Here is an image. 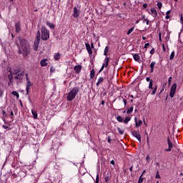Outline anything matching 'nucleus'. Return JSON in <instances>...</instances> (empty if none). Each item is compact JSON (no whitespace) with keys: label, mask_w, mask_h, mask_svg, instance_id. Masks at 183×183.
<instances>
[{"label":"nucleus","mask_w":183,"mask_h":183,"mask_svg":"<svg viewBox=\"0 0 183 183\" xmlns=\"http://www.w3.org/2000/svg\"><path fill=\"white\" fill-rule=\"evenodd\" d=\"M2 95H4V90L0 88V98L2 97Z\"/></svg>","instance_id":"79ce46f5"},{"label":"nucleus","mask_w":183,"mask_h":183,"mask_svg":"<svg viewBox=\"0 0 183 183\" xmlns=\"http://www.w3.org/2000/svg\"><path fill=\"white\" fill-rule=\"evenodd\" d=\"M132 111H134V107H132L127 109V114H131V112H132Z\"/></svg>","instance_id":"72a5a7b5"},{"label":"nucleus","mask_w":183,"mask_h":183,"mask_svg":"<svg viewBox=\"0 0 183 183\" xmlns=\"http://www.w3.org/2000/svg\"><path fill=\"white\" fill-rule=\"evenodd\" d=\"M146 81H147V82H151V78L147 77V78H146Z\"/></svg>","instance_id":"864d4df0"},{"label":"nucleus","mask_w":183,"mask_h":183,"mask_svg":"<svg viewBox=\"0 0 183 183\" xmlns=\"http://www.w3.org/2000/svg\"><path fill=\"white\" fill-rule=\"evenodd\" d=\"M156 178L157 179H161V176H159V171L157 172Z\"/></svg>","instance_id":"4c0bfd02"},{"label":"nucleus","mask_w":183,"mask_h":183,"mask_svg":"<svg viewBox=\"0 0 183 183\" xmlns=\"http://www.w3.org/2000/svg\"><path fill=\"white\" fill-rule=\"evenodd\" d=\"M108 142L109 144H111V142H112V139H111V137H108Z\"/></svg>","instance_id":"49530a36"},{"label":"nucleus","mask_w":183,"mask_h":183,"mask_svg":"<svg viewBox=\"0 0 183 183\" xmlns=\"http://www.w3.org/2000/svg\"><path fill=\"white\" fill-rule=\"evenodd\" d=\"M26 82L29 81V76H28V74H26Z\"/></svg>","instance_id":"de8ad7c7"},{"label":"nucleus","mask_w":183,"mask_h":183,"mask_svg":"<svg viewBox=\"0 0 183 183\" xmlns=\"http://www.w3.org/2000/svg\"><path fill=\"white\" fill-rule=\"evenodd\" d=\"M46 25H47V26H49V28H51V29L55 28V25H54V24L47 22V23H46Z\"/></svg>","instance_id":"7c9ffc66"},{"label":"nucleus","mask_w":183,"mask_h":183,"mask_svg":"<svg viewBox=\"0 0 183 183\" xmlns=\"http://www.w3.org/2000/svg\"><path fill=\"white\" fill-rule=\"evenodd\" d=\"M8 78H9V82H12L13 81V79H12V72L10 71V74L8 75Z\"/></svg>","instance_id":"c756f323"},{"label":"nucleus","mask_w":183,"mask_h":183,"mask_svg":"<svg viewBox=\"0 0 183 183\" xmlns=\"http://www.w3.org/2000/svg\"><path fill=\"white\" fill-rule=\"evenodd\" d=\"M12 74H13V75H16V74H19V69H16V67H15V68L13 69Z\"/></svg>","instance_id":"4be33fe9"},{"label":"nucleus","mask_w":183,"mask_h":183,"mask_svg":"<svg viewBox=\"0 0 183 183\" xmlns=\"http://www.w3.org/2000/svg\"><path fill=\"white\" fill-rule=\"evenodd\" d=\"M148 46H149V43H147V44H144V48H145V49H147Z\"/></svg>","instance_id":"603ef678"},{"label":"nucleus","mask_w":183,"mask_h":183,"mask_svg":"<svg viewBox=\"0 0 183 183\" xmlns=\"http://www.w3.org/2000/svg\"><path fill=\"white\" fill-rule=\"evenodd\" d=\"M151 12L154 18H157V16H158V12H157V10L155 9H151Z\"/></svg>","instance_id":"2eb2a0df"},{"label":"nucleus","mask_w":183,"mask_h":183,"mask_svg":"<svg viewBox=\"0 0 183 183\" xmlns=\"http://www.w3.org/2000/svg\"><path fill=\"white\" fill-rule=\"evenodd\" d=\"M164 89H165V88H164V87H162V89L160 90V92H159V94H162V92H164Z\"/></svg>","instance_id":"5fc2aeb1"},{"label":"nucleus","mask_w":183,"mask_h":183,"mask_svg":"<svg viewBox=\"0 0 183 183\" xmlns=\"http://www.w3.org/2000/svg\"><path fill=\"white\" fill-rule=\"evenodd\" d=\"M175 56V51H172L169 56V59L170 61H172V59H174V57Z\"/></svg>","instance_id":"cd10ccee"},{"label":"nucleus","mask_w":183,"mask_h":183,"mask_svg":"<svg viewBox=\"0 0 183 183\" xmlns=\"http://www.w3.org/2000/svg\"><path fill=\"white\" fill-rule=\"evenodd\" d=\"M15 28H16V34H19V32H21V23L20 22H17L15 24Z\"/></svg>","instance_id":"f8f14e48"},{"label":"nucleus","mask_w":183,"mask_h":183,"mask_svg":"<svg viewBox=\"0 0 183 183\" xmlns=\"http://www.w3.org/2000/svg\"><path fill=\"white\" fill-rule=\"evenodd\" d=\"M11 94L14 95V97H16L17 99H19V93H18V92H12Z\"/></svg>","instance_id":"a878e982"},{"label":"nucleus","mask_w":183,"mask_h":183,"mask_svg":"<svg viewBox=\"0 0 183 183\" xmlns=\"http://www.w3.org/2000/svg\"><path fill=\"white\" fill-rule=\"evenodd\" d=\"M151 159V157H149V154H148L147 157H146V161L147 162H149V160Z\"/></svg>","instance_id":"ea45409f"},{"label":"nucleus","mask_w":183,"mask_h":183,"mask_svg":"<svg viewBox=\"0 0 183 183\" xmlns=\"http://www.w3.org/2000/svg\"><path fill=\"white\" fill-rule=\"evenodd\" d=\"M117 130L119 132V134H120V135H122L124 134V130H122L121 128H117Z\"/></svg>","instance_id":"e433bc0d"},{"label":"nucleus","mask_w":183,"mask_h":183,"mask_svg":"<svg viewBox=\"0 0 183 183\" xmlns=\"http://www.w3.org/2000/svg\"><path fill=\"white\" fill-rule=\"evenodd\" d=\"M4 129H7V131H11V128L5 124L2 125Z\"/></svg>","instance_id":"473e14b6"},{"label":"nucleus","mask_w":183,"mask_h":183,"mask_svg":"<svg viewBox=\"0 0 183 183\" xmlns=\"http://www.w3.org/2000/svg\"><path fill=\"white\" fill-rule=\"evenodd\" d=\"M105 68V64H103L101 69H100V71H104V69Z\"/></svg>","instance_id":"c03bdc74"},{"label":"nucleus","mask_w":183,"mask_h":183,"mask_svg":"<svg viewBox=\"0 0 183 183\" xmlns=\"http://www.w3.org/2000/svg\"><path fill=\"white\" fill-rule=\"evenodd\" d=\"M103 64H104L105 68H108V65H109V57H106L104 59V62Z\"/></svg>","instance_id":"a211bd4d"},{"label":"nucleus","mask_w":183,"mask_h":183,"mask_svg":"<svg viewBox=\"0 0 183 183\" xmlns=\"http://www.w3.org/2000/svg\"><path fill=\"white\" fill-rule=\"evenodd\" d=\"M175 92H177V84H174L170 89L169 97L170 98H174V96L175 95Z\"/></svg>","instance_id":"423d86ee"},{"label":"nucleus","mask_w":183,"mask_h":183,"mask_svg":"<svg viewBox=\"0 0 183 183\" xmlns=\"http://www.w3.org/2000/svg\"><path fill=\"white\" fill-rule=\"evenodd\" d=\"M180 22H181V24H183V16H182V14H181Z\"/></svg>","instance_id":"3c124183"},{"label":"nucleus","mask_w":183,"mask_h":183,"mask_svg":"<svg viewBox=\"0 0 183 183\" xmlns=\"http://www.w3.org/2000/svg\"><path fill=\"white\" fill-rule=\"evenodd\" d=\"M133 58H134V61H137V62L140 59L139 55L137 54L133 56Z\"/></svg>","instance_id":"393cba45"},{"label":"nucleus","mask_w":183,"mask_h":183,"mask_svg":"<svg viewBox=\"0 0 183 183\" xmlns=\"http://www.w3.org/2000/svg\"><path fill=\"white\" fill-rule=\"evenodd\" d=\"M102 105H105V101H102Z\"/></svg>","instance_id":"69168bd1"},{"label":"nucleus","mask_w":183,"mask_h":183,"mask_svg":"<svg viewBox=\"0 0 183 183\" xmlns=\"http://www.w3.org/2000/svg\"><path fill=\"white\" fill-rule=\"evenodd\" d=\"M19 44L17 46L19 48L18 54L24 56H28L31 52V47L29 46V42L22 37H19Z\"/></svg>","instance_id":"f257e3e1"},{"label":"nucleus","mask_w":183,"mask_h":183,"mask_svg":"<svg viewBox=\"0 0 183 183\" xmlns=\"http://www.w3.org/2000/svg\"><path fill=\"white\" fill-rule=\"evenodd\" d=\"M132 134L133 135V137L137 138V139H138L139 142H141V134H139V132L133 131L132 132Z\"/></svg>","instance_id":"6e6552de"},{"label":"nucleus","mask_w":183,"mask_h":183,"mask_svg":"<svg viewBox=\"0 0 183 183\" xmlns=\"http://www.w3.org/2000/svg\"><path fill=\"white\" fill-rule=\"evenodd\" d=\"M159 39L160 41H162V39L161 38V33H159Z\"/></svg>","instance_id":"680f3d73"},{"label":"nucleus","mask_w":183,"mask_h":183,"mask_svg":"<svg viewBox=\"0 0 183 183\" xmlns=\"http://www.w3.org/2000/svg\"><path fill=\"white\" fill-rule=\"evenodd\" d=\"M101 82H104V78L99 77V79L97 81V86H99Z\"/></svg>","instance_id":"5701e85b"},{"label":"nucleus","mask_w":183,"mask_h":183,"mask_svg":"<svg viewBox=\"0 0 183 183\" xmlns=\"http://www.w3.org/2000/svg\"><path fill=\"white\" fill-rule=\"evenodd\" d=\"M91 46H92V48H94V43L91 44Z\"/></svg>","instance_id":"774afa93"},{"label":"nucleus","mask_w":183,"mask_h":183,"mask_svg":"<svg viewBox=\"0 0 183 183\" xmlns=\"http://www.w3.org/2000/svg\"><path fill=\"white\" fill-rule=\"evenodd\" d=\"M134 27H132L130 29L127 31V35H130L134 31Z\"/></svg>","instance_id":"2f4dec72"},{"label":"nucleus","mask_w":183,"mask_h":183,"mask_svg":"<svg viewBox=\"0 0 183 183\" xmlns=\"http://www.w3.org/2000/svg\"><path fill=\"white\" fill-rule=\"evenodd\" d=\"M40 41H41V31H39V30L37 31V36H36V40L34 41V51H38V46L39 45Z\"/></svg>","instance_id":"20e7f679"},{"label":"nucleus","mask_w":183,"mask_h":183,"mask_svg":"<svg viewBox=\"0 0 183 183\" xmlns=\"http://www.w3.org/2000/svg\"><path fill=\"white\" fill-rule=\"evenodd\" d=\"M80 11L76 6L74 7V14L73 16L74 18H78L79 16Z\"/></svg>","instance_id":"9d476101"},{"label":"nucleus","mask_w":183,"mask_h":183,"mask_svg":"<svg viewBox=\"0 0 183 183\" xmlns=\"http://www.w3.org/2000/svg\"><path fill=\"white\" fill-rule=\"evenodd\" d=\"M105 181H106V182H108V181H109V177H107L105 178Z\"/></svg>","instance_id":"bf43d9fd"},{"label":"nucleus","mask_w":183,"mask_h":183,"mask_svg":"<svg viewBox=\"0 0 183 183\" xmlns=\"http://www.w3.org/2000/svg\"><path fill=\"white\" fill-rule=\"evenodd\" d=\"M136 127H141L142 125V120H137V117L134 119Z\"/></svg>","instance_id":"f3484780"},{"label":"nucleus","mask_w":183,"mask_h":183,"mask_svg":"<svg viewBox=\"0 0 183 183\" xmlns=\"http://www.w3.org/2000/svg\"><path fill=\"white\" fill-rule=\"evenodd\" d=\"M31 114L34 119H38V113L35 110H31Z\"/></svg>","instance_id":"6ab92c4d"},{"label":"nucleus","mask_w":183,"mask_h":183,"mask_svg":"<svg viewBox=\"0 0 183 183\" xmlns=\"http://www.w3.org/2000/svg\"><path fill=\"white\" fill-rule=\"evenodd\" d=\"M32 82L31 81H26V95L29 94V90L31 89V86H32Z\"/></svg>","instance_id":"1a4fd4ad"},{"label":"nucleus","mask_w":183,"mask_h":183,"mask_svg":"<svg viewBox=\"0 0 183 183\" xmlns=\"http://www.w3.org/2000/svg\"><path fill=\"white\" fill-rule=\"evenodd\" d=\"M95 183H99V174H97Z\"/></svg>","instance_id":"c9c22d12"},{"label":"nucleus","mask_w":183,"mask_h":183,"mask_svg":"<svg viewBox=\"0 0 183 183\" xmlns=\"http://www.w3.org/2000/svg\"><path fill=\"white\" fill-rule=\"evenodd\" d=\"M10 115H11V117H14V112L11 111Z\"/></svg>","instance_id":"0e129e2a"},{"label":"nucleus","mask_w":183,"mask_h":183,"mask_svg":"<svg viewBox=\"0 0 183 183\" xmlns=\"http://www.w3.org/2000/svg\"><path fill=\"white\" fill-rule=\"evenodd\" d=\"M25 76V71H21V73L18 74L14 76L15 79H22Z\"/></svg>","instance_id":"9b49d317"},{"label":"nucleus","mask_w":183,"mask_h":183,"mask_svg":"<svg viewBox=\"0 0 183 183\" xmlns=\"http://www.w3.org/2000/svg\"><path fill=\"white\" fill-rule=\"evenodd\" d=\"M109 49V47H108V46H107L104 49V52H108V50Z\"/></svg>","instance_id":"09e8293b"},{"label":"nucleus","mask_w":183,"mask_h":183,"mask_svg":"<svg viewBox=\"0 0 183 183\" xmlns=\"http://www.w3.org/2000/svg\"><path fill=\"white\" fill-rule=\"evenodd\" d=\"M167 144H168V149H165L166 152H171L173 145H172V142H171V139H169V137L167 138Z\"/></svg>","instance_id":"0eeeda50"},{"label":"nucleus","mask_w":183,"mask_h":183,"mask_svg":"<svg viewBox=\"0 0 183 183\" xmlns=\"http://www.w3.org/2000/svg\"><path fill=\"white\" fill-rule=\"evenodd\" d=\"M142 182H144V177H142V176L141 175V176L139 177L138 183H142Z\"/></svg>","instance_id":"f704fd0d"},{"label":"nucleus","mask_w":183,"mask_h":183,"mask_svg":"<svg viewBox=\"0 0 183 183\" xmlns=\"http://www.w3.org/2000/svg\"><path fill=\"white\" fill-rule=\"evenodd\" d=\"M85 45L89 54L92 55V49H91V45L89 44V43H86Z\"/></svg>","instance_id":"ddd939ff"},{"label":"nucleus","mask_w":183,"mask_h":183,"mask_svg":"<svg viewBox=\"0 0 183 183\" xmlns=\"http://www.w3.org/2000/svg\"><path fill=\"white\" fill-rule=\"evenodd\" d=\"M165 19H169V15L166 14Z\"/></svg>","instance_id":"052dcab7"},{"label":"nucleus","mask_w":183,"mask_h":183,"mask_svg":"<svg viewBox=\"0 0 183 183\" xmlns=\"http://www.w3.org/2000/svg\"><path fill=\"white\" fill-rule=\"evenodd\" d=\"M123 102L124 104V107L127 106V99H123Z\"/></svg>","instance_id":"6e6d98bb"},{"label":"nucleus","mask_w":183,"mask_h":183,"mask_svg":"<svg viewBox=\"0 0 183 183\" xmlns=\"http://www.w3.org/2000/svg\"><path fill=\"white\" fill-rule=\"evenodd\" d=\"M41 32L42 41H48L49 39V31L46 29V27L42 26Z\"/></svg>","instance_id":"7ed1b4c3"},{"label":"nucleus","mask_w":183,"mask_h":183,"mask_svg":"<svg viewBox=\"0 0 183 183\" xmlns=\"http://www.w3.org/2000/svg\"><path fill=\"white\" fill-rule=\"evenodd\" d=\"M155 61H152L150 64V68H151V70H150V72L152 73L154 72V67L155 66Z\"/></svg>","instance_id":"aec40b11"},{"label":"nucleus","mask_w":183,"mask_h":183,"mask_svg":"<svg viewBox=\"0 0 183 183\" xmlns=\"http://www.w3.org/2000/svg\"><path fill=\"white\" fill-rule=\"evenodd\" d=\"M78 92H79V87L73 88L66 96L67 101H74V99H75V97L78 95Z\"/></svg>","instance_id":"f03ea898"},{"label":"nucleus","mask_w":183,"mask_h":183,"mask_svg":"<svg viewBox=\"0 0 183 183\" xmlns=\"http://www.w3.org/2000/svg\"><path fill=\"white\" fill-rule=\"evenodd\" d=\"M157 6H158L159 9H161V8H162V2H158L157 3Z\"/></svg>","instance_id":"58836bf2"},{"label":"nucleus","mask_w":183,"mask_h":183,"mask_svg":"<svg viewBox=\"0 0 183 183\" xmlns=\"http://www.w3.org/2000/svg\"><path fill=\"white\" fill-rule=\"evenodd\" d=\"M162 50L164 51V52L167 51V49H165V44H162Z\"/></svg>","instance_id":"8fccbe9b"},{"label":"nucleus","mask_w":183,"mask_h":183,"mask_svg":"<svg viewBox=\"0 0 183 183\" xmlns=\"http://www.w3.org/2000/svg\"><path fill=\"white\" fill-rule=\"evenodd\" d=\"M150 54L151 55H154V54H155V49H152V50L150 51Z\"/></svg>","instance_id":"a19ab883"},{"label":"nucleus","mask_w":183,"mask_h":183,"mask_svg":"<svg viewBox=\"0 0 183 183\" xmlns=\"http://www.w3.org/2000/svg\"><path fill=\"white\" fill-rule=\"evenodd\" d=\"M82 69V67L80 65H77L74 66V71L77 73L79 74L81 72V70Z\"/></svg>","instance_id":"dca6fc26"},{"label":"nucleus","mask_w":183,"mask_h":183,"mask_svg":"<svg viewBox=\"0 0 183 183\" xmlns=\"http://www.w3.org/2000/svg\"><path fill=\"white\" fill-rule=\"evenodd\" d=\"M105 68V64H103L101 69H100V71H104V69Z\"/></svg>","instance_id":"37998d69"},{"label":"nucleus","mask_w":183,"mask_h":183,"mask_svg":"<svg viewBox=\"0 0 183 183\" xmlns=\"http://www.w3.org/2000/svg\"><path fill=\"white\" fill-rule=\"evenodd\" d=\"M147 6H148V4H143V8L147 9Z\"/></svg>","instance_id":"4d7b16f0"},{"label":"nucleus","mask_w":183,"mask_h":183,"mask_svg":"<svg viewBox=\"0 0 183 183\" xmlns=\"http://www.w3.org/2000/svg\"><path fill=\"white\" fill-rule=\"evenodd\" d=\"M130 121H131V117H127L124 119V124H128Z\"/></svg>","instance_id":"bb28decb"},{"label":"nucleus","mask_w":183,"mask_h":183,"mask_svg":"<svg viewBox=\"0 0 183 183\" xmlns=\"http://www.w3.org/2000/svg\"><path fill=\"white\" fill-rule=\"evenodd\" d=\"M59 58H61V54L59 53L54 54V59L56 61H59Z\"/></svg>","instance_id":"412c9836"},{"label":"nucleus","mask_w":183,"mask_h":183,"mask_svg":"<svg viewBox=\"0 0 183 183\" xmlns=\"http://www.w3.org/2000/svg\"><path fill=\"white\" fill-rule=\"evenodd\" d=\"M46 61H48V59H41L40 61L41 66H46V65H48V63H46Z\"/></svg>","instance_id":"4468645a"},{"label":"nucleus","mask_w":183,"mask_h":183,"mask_svg":"<svg viewBox=\"0 0 183 183\" xmlns=\"http://www.w3.org/2000/svg\"><path fill=\"white\" fill-rule=\"evenodd\" d=\"M110 164H112V165H114V164H115V162H114V160H112V161L110 162Z\"/></svg>","instance_id":"e2e57ef3"},{"label":"nucleus","mask_w":183,"mask_h":183,"mask_svg":"<svg viewBox=\"0 0 183 183\" xmlns=\"http://www.w3.org/2000/svg\"><path fill=\"white\" fill-rule=\"evenodd\" d=\"M129 171H130L131 172H132V166L131 167H129Z\"/></svg>","instance_id":"338daca9"},{"label":"nucleus","mask_w":183,"mask_h":183,"mask_svg":"<svg viewBox=\"0 0 183 183\" xmlns=\"http://www.w3.org/2000/svg\"><path fill=\"white\" fill-rule=\"evenodd\" d=\"M152 85H154V81L152 80L150 81L149 84V89H154L152 92V95H155V94H157V89H158V86L156 85L154 86V88L152 87Z\"/></svg>","instance_id":"39448f33"},{"label":"nucleus","mask_w":183,"mask_h":183,"mask_svg":"<svg viewBox=\"0 0 183 183\" xmlns=\"http://www.w3.org/2000/svg\"><path fill=\"white\" fill-rule=\"evenodd\" d=\"M172 81V77H169V79H168V82H169V85H170L171 84V81Z\"/></svg>","instance_id":"a18cd8bd"},{"label":"nucleus","mask_w":183,"mask_h":183,"mask_svg":"<svg viewBox=\"0 0 183 183\" xmlns=\"http://www.w3.org/2000/svg\"><path fill=\"white\" fill-rule=\"evenodd\" d=\"M171 14V10H169L166 12V15H169Z\"/></svg>","instance_id":"13d9d810"},{"label":"nucleus","mask_w":183,"mask_h":183,"mask_svg":"<svg viewBox=\"0 0 183 183\" xmlns=\"http://www.w3.org/2000/svg\"><path fill=\"white\" fill-rule=\"evenodd\" d=\"M94 76H95V70L94 69H92V71L90 72V78H91V79H92Z\"/></svg>","instance_id":"b1692460"},{"label":"nucleus","mask_w":183,"mask_h":183,"mask_svg":"<svg viewBox=\"0 0 183 183\" xmlns=\"http://www.w3.org/2000/svg\"><path fill=\"white\" fill-rule=\"evenodd\" d=\"M117 120L119 122H124V118H122V117H121V116H117Z\"/></svg>","instance_id":"c85d7f7f"}]
</instances>
